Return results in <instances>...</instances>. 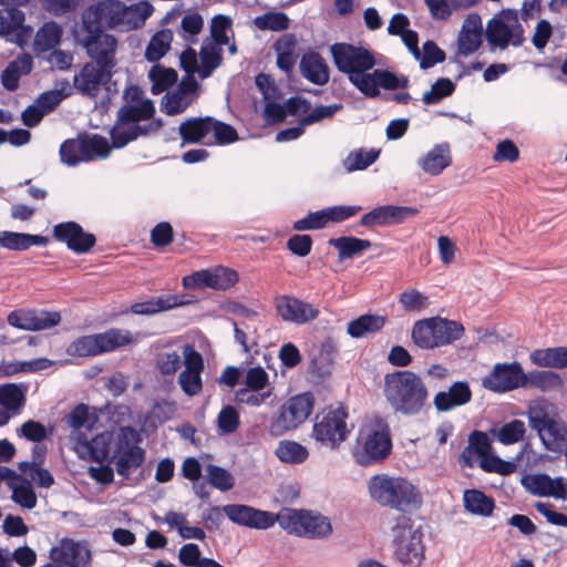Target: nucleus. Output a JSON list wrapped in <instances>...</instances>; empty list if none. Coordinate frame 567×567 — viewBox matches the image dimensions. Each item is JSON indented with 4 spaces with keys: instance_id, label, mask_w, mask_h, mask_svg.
I'll list each match as a JSON object with an SVG mask.
<instances>
[{
    "instance_id": "603ef678",
    "label": "nucleus",
    "mask_w": 567,
    "mask_h": 567,
    "mask_svg": "<svg viewBox=\"0 0 567 567\" xmlns=\"http://www.w3.org/2000/svg\"><path fill=\"white\" fill-rule=\"evenodd\" d=\"M524 388H537L543 391L559 388L561 379L553 371H530L525 373Z\"/></svg>"
},
{
    "instance_id": "052dcab7",
    "label": "nucleus",
    "mask_w": 567,
    "mask_h": 567,
    "mask_svg": "<svg viewBox=\"0 0 567 567\" xmlns=\"http://www.w3.org/2000/svg\"><path fill=\"white\" fill-rule=\"evenodd\" d=\"M24 13L17 7L0 9V34L8 35L22 27Z\"/></svg>"
},
{
    "instance_id": "4468645a",
    "label": "nucleus",
    "mask_w": 567,
    "mask_h": 567,
    "mask_svg": "<svg viewBox=\"0 0 567 567\" xmlns=\"http://www.w3.org/2000/svg\"><path fill=\"white\" fill-rule=\"evenodd\" d=\"M315 398L311 393H302L290 398L284 403L270 423L272 434L282 435L298 429L312 413Z\"/></svg>"
},
{
    "instance_id": "bb28decb",
    "label": "nucleus",
    "mask_w": 567,
    "mask_h": 567,
    "mask_svg": "<svg viewBox=\"0 0 567 567\" xmlns=\"http://www.w3.org/2000/svg\"><path fill=\"white\" fill-rule=\"evenodd\" d=\"M53 236L55 239L65 243L68 248L76 254L87 252L95 244L94 235L85 233L83 228L74 221L55 225Z\"/></svg>"
},
{
    "instance_id": "f3484780",
    "label": "nucleus",
    "mask_w": 567,
    "mask_h": 567,
    "mask_svg": "<svg viewBox=\"0 0 567 567\" xmlns=\"http://www.w3.org/2000/svg\"><path fill=\"white\" fill-rule=\"evenodd\" d=\"M182 354L184 369L178 375V385L186 395L196 396L203 390L204 359L192 344H184Z\"/></svg>"
},
{
    "instance_id": "69168bd1",
    "label": "nucleus",
    "mask_w": 567,
    "mask_h": 567,
    "mask_svg": "<svg viewBox=\"0 0 567 567\" xmlns=\"http://www.w3.org/2000/svg\"><path fill=\"white\" fill-rule=\"evenodd\" d=\"M454 83L446 78L439 79L432 84L431 90L423 93L422 100L424 104H436L445 96L451 95L454 92Z\"/></svg>"
},
{
    "instance_id": "79ce46f5",
    "label": "nucleus",
    "mask_w": 567,
    "mask_h": 567,
    "mask_svg": "<svg viewBox=\"0 0 567 567\" xmlns=\"http://www.w3.org/2000/svg\"><path fill=\"white\" fill-rule=\"evenodd\" d=\"M385 317L378 315H363L348 323L347 331L352 338H362L383 328Z\"/></svg>"
},
{
    "instance_id": "aec40b11",
    "label": "nucleus",
    "mask_w": 567,
    "mask_h": 567,
    "mask_svg": "<svg viewBox=\"0 0 567 567\" xmlns=\"http://www.w3.org/2000/svg\"><path fill=\"white\" fill-rule=\"evenodd\" d=\"M525 373L519 363H497L493 371L483 380L484 388L504 393L524 388Z\"/></svg>"
},
{
    "instance_id": "e433bc0d",
    "label": "nucleus",
    "mask_w": 567,
    "mask_h": 567,
    "mask_svg": "<svg viewBox=\"0 0 567 567\" xmlns=\"http://www.w3.org/2000/svg\"><path fill=\"white\" fill-rule=\"evenodd\" d=\"M48 238L40 235H30L24 233H16L2 230L0 231V247L9 250H27L31 246H44Z\"/></svg>"
},
{
    "instance_id": "0eeeda50",
    "label": "nucleus",
    "mask_w": 567,
    "mask_h": 567,
    "mask_svg": "<svg viewBox=\"0 0 567 567\" xmlns=\"http://www.w3.org/2000/svg\"><path fill=\"white\" fill-rule=\"evenodd\" d=\"M394 557L405 567H419L424 558L422 532L410 517L400 516L391 528Z\"/></svg>"
},
{
    "instance_id": "7c9ffc66",
    "label": "nucleus",
    "mask_w": 567,
    "mask_h": 567,
    "mask_svg": "<svg viewBox=\"0 0 567 567\" xmlns=\"http://www.w3.org/2000/svg\"><path fill=\"white\" fill-rule=\"evenodd\" d=\"M472 399V391L466 382H454L447 390L434 395L433 404L439 412H450L465 405Z\"/></svg>"
},
{
    "instance_id": "a19ab883",
    "label": "nucleus",
    "mask_w": 567,
    "mask_h": 567,
    "mask_svg": "<svg viewBox=\"0 0 567 567\" xmlns=\"http://www.w3.org/2000/svg\"><path fill=\"white\" fill-rule=\"evenodd\" d=\"M463 504L468 513L483 517L489 516L494 509L493 499L478 489H466Z\"/></svg>"
},
{
    "instance_id": "f03ea898",
    "label": "nucleus",
    "mask_w": 567,
    "mask_h": 567,
    "mask_svg": "<svg viewBox=\"0 0 567 567\" xmlns=\"http://www.w3.org/2000/svg\"><path fill=\"white\" fill-rule=\"evenodd\" d=\"M383 394L391 409L405 416L423 412L429 392L422 378L410 370L385 374Z\"/></svg>"
},
{
    "instance_id": "c85d7f7f",
    "label": "nucleus",
    "mask_w": 567,
    "mask_h": 567,
    "mask_svg": "<svg viewBox=\"0 0 567 567\" xmlns=\"http://www.w3.org/2000/svg\"><path fill=\"white\" fill-rule=\"evenodd\" d=\"M483 43V23L476 13L468 14L457 35V54L468 56L475 53Z\"/></svg>"
},
{
    "instance_id": "393cba45",
    "label": "nucleus",
    "mask_w": 567,
    "mask_h": 567,
    "mask_svg": "<svg viewBox=\"0 0 567 567\" xmlns=\"http://www.w3.org/2000/svg\"><path fill=\"white\" fill-rule=\"evenodd\" d=\"M50 557L63 566L87 567L91 561V551L85 543L62 539L58 546L51 549Z\"/></svg>"
},
{
    "instance_id": "20e7f679",
    "label": "nucleus",
    "mask_w": 567,
    "mask_h": 567,
    "mask_svg": "<svg viewBox=\"0 0 567 567\" xmlns=\"http://www.w3.org/2000/svg\"><path fill=\"white\" fill-rule=\"evenodd\" d=\"M526 415L529 426L537 433L547 451L561 452L567 447V423L551 404L545 401L533 402Z\"/></svg>"
},
{
    "instance_id": "9d476101",
    "label": "nucleus",
    "mask_w": 567,
    "mask_h": 567,
    "mask_svg": "<svg viewBox=\"0 0 567 567\" xmlns=\"http://www.w3.org/2000/svg\"><path fill=\"white\" fill-rule=\"evenodd\" d=\"M463 331V327L456 321L433 317L414 323L412 339L419 348L433 349L460 339Z\"/></svg>"
},
{
    "instance_id": "f257e3e1",
    "label": "nucleus",
    "mask_w": 567,
    "mask_h": 567,
    "mask_svg": "<svg viewBox=\"0 0 567 567\" xmlns=\"http://www.w3.org/2000/svg\"><path fill=\"white\" fill-rule=\"evenodd\" d=\"M330 52L337 69L367 97L379 96L381 87L395 90L408 85L406 78L375 69V54L364 45L339 42L331 45Z\"/></svg>"
},
{
    "instance_id": "13d9d810",
    "label": "nucleus",
    "mask_w": 567,
    "mask_h": 567,
    "mask_svg": "<svg viewBox=\"0 0 567 567\" xmlns=\"http://www.w3.org/2000/svg\"><path fill=\"white\" fill-rule=\"evenodd\" d=\"M50 365L47 359H37L32 361H12L0 363V377H10L19 372H30L45 369Z\"/></svg>"
},
{
    "instance_id": "49530a36",
    "label": "nucleus",
    "mask_w": 567,
    "mask_h": 567,
    "mask_svg": "<svg viewBox=\"0 0 567 567\" xmlns=\"http://www.w3.org/2000/svg\"><path fill=\"white\" fill-rule=\"evenodd\" d=\"M204 19L196 11H186L179 23L178 35L187 43H196L198 35L203 31Z\"/></svg>"
},
{
    "instance_id": "774afa93",
    "label": "nucleus",
    "mask_w": 567,
    "mask_h": 567,
    "mask_svg": "<svg viewBox=\"0 0 567 567\" xmlns=\"http://www.w3.org/2000/svg\"><path fill=\"white\" fill-rule=\"evenodd\" d=\"M233 20L229 16L216 14L212 18L209 24L210 37L216 42L227 44L229 42L228 32L231 31Z\"/></svg>"
},
{
    "instance_id": "423d86ee",
    "label": "nucleus",
    "mask_w": 567,
    "mask_h": 567,
    "mask_svg": "<svg viewBox=\"0 0 567 567\" xmlns=\"http://www.w3.org/2000/svg\"><path fill=\"white\" fill-rule=\"evenodd\" d=\"M351 430L346 408L330 405L315 416L311 437L323 447L337 450L348 439Z\"/></svg>"
},
{
    "instance_id": "de8ad7c7",
    "label": "nucleus",
    "mask_w": 567,
    "mask_h": 567,
    "mask_svg": "<svg viewBox=\"0 0 567 567\" xmlns=\"http://www.w3.org/2000/svg\"><path fill=\"white\" fill-rule=\"evenodd\" d=\"M25 402V386L22 384L7 383L0 385V404L6 405L14 414H20Z\"/></svg>"
},
{
    "instance_id": "c756f323",
    "label": "nucleus",
    "mask_w": 567,
    "mask_h": 567,
    "mask_svg": "<svg viewBox=\"0 0 567 567\" xmlns=\"http://www.w3.org/2000/svg\"><path fill=\"white\" fill-rule=\"evenodd\" d=\"M197 97V82L187 76L178 87L167 93L162 102L163 111L168 115L179 114L185 111Z\"/></svg>"
},
{
    "instance_id": "864d4df0",
    "label": "nucleus",
    "mask_w": 567,
    "mask_h": 567,
    "mask_svg": "<svg viewBox=\"0 0 567 567\" xmlns=\"http://www.w3.org/2000/svg\"><path fill=\"white\" fill-rule=\"evenodd\" d=\"M493 435L504 445H512L523 440L526 433L525 423L520 420H512L494 430Z\"/></svg>"
},
{
    "instance_id": "e2e57ef3",
    "label": "nucleus",
    "mask_w": 567,
    "mask_h": 567,
    "mask_svg": "<svg viewBox=\"0 0 567 567\" xmlns=\"http://www.w3.org/2000/svg\"><path fill=\"white\" fill-rule=\"evenodd\" d=\"M19 470L22 475L30 477L39 487L49 488L54 484V477L52 474L42 468L41 465H32L28 462L19 463Z\"/></svg>"
},
{
    "instance_id": "39448f33",
    "label": "nucleus",
    "mask_w": 567,
    "mask_h": 567,
    "mask_svg": "<svg viewBox=\"0 0 567 567\" xmlns=\"http://www.w3.org/2000/svg\"><path fill=\"white\" fill-rule=\"evenodd\" d=\"M391 447L386 423L379 417L367 419L358 433L354 458L358 464L367 466L384 460Z\"/></svg>"
},
{
    "instance_id": "680f3d73",
    "label": "nucleus",
    "mask_w": 567,
    "mask_h": 567,
    "mask_svg": "<svg viewBox=\"0 0 567 567\" xmlns=\"http://www.w3.org/2000/svg\"><path fill=\"white\" fill-rule=\"evenodd\" d=\"M492 445L489 437L486 433L475 431L470 435L468 446L463 452L464 457H470L472 454L477 455L478 461L492 453Z\"/></svg>"
},
{
    "instance_id": "8fccbe9b",
    "label": "nucleus",
    "mask_w": 567,
    "mask_h": 567,
    "mask_svg": "<svg viewBox=\"0 0 567 567\" xmlns=\"http://www.w3.org/2000/svg\"><path fill=\"white\" fill-rule=\"evenodd\" d=\"M276 456L287 464H300L305 462L309 455L306 446L296 441L282 440L278 443Z\"/></svg>"
},
{
    "instance_id": "ddd939ff",
    "label": "nucleus",
    "mask_w": 567,
    "mask_h": 567,
    "mask_svg": "<svg viewBox=\"0 0 567 567\" xmlns=\"http://www.w3.org/2000/svg\"><path fill=\"white\" fill-rule=\"evenodd\" d=\"M111 147L107 140L100 135L84 138L64 141L60 146L61 162L68 166H75L82 162L103 159L110 155Z\"/></svg>"
},
{
    "instance_id": "a878e982",
    "label": "nucleus",
    "mask_w": 567,
    "mask_h": 567,
    "mask_svg": "<svg viewBox=\"0 0 567 567\" xmlns=\"http://www.w3.org/2000/svg\"><path fill=\"white\" fill-rule=\"evenodd\" d=\"M112 70L93 62L86 63L74 76V86L82 94L94 97L100 93L101 87L110 81Z\"/></svg>"
},
{
    "instance_id": "cd10ccee",
    "label": "nucleus",
    "mask_w": 567,
    "mask_h": 567,
    "mask_svg": "<svg viewBox=\"0 0 567 567\" xmlns=\"http://www.w3.org/2000/svg\"><path fill=\"white\" fill-rule=\"evenodd\" d=\"M523 485L534 495L567 499V480L547 474H533L523 478Z\"/></svg>"
},
{
    "instance_id": "72a5a7b5",
    "label": "nucleus",
    "mask_w": 567,
    "mask_h": 567,
    "mask_svg": "<svg viewBox=\"0 0 567 567\" xmlns=\"http://www.w3.org/2000/svg\"><path fill=\"white\" fill-rule=\"evenodd\" d=\"M11 491V499L23 509H33L38 504V497L30 480L22 474L11 476L8 484Z\"/></svg>"
},
{
    "instance_id": "6e6552de",
    "label": "nucleus",
    "mask_w": 567,
    "mask_h": 567,
    "mask_svg": "<svg viewBox=\"0 0 567 567\" xmlns=\"http://www.w3.org/2000/svg\"><path fill=\"white\" fill-rule=\"evenodd\" d=\"M278 524L287 533L309 539H324L333 532L327 516L306 509L284 508L278 513Z\"/></svg>"
},
{
    "instance_id": "5fc2aeb1",
    "label": "nucleus",
    "mask_w": 567,
    "mask_h": 567,
    "mask_svg": "<svg viewBox=\"0 0 567 567\" xmlns=\"http://www.w3.org/2000/svg\"><path fill=\"white\" fill-rule=\"evenodd\" d=\"M66 423L72 429L70 434L79 432L87 434L84 430H91L94 424V417L90 413L89 406L85 404L76 405L66 416Z\"/></svg>"
},
{
    "instance_id": "b1692460",
    "label": "nucleus",
    "mask_w": 567,
    "mask_h": 567,
    "mask_svg": "<svg viewBox=\"0 0 567 567\" xmlns=\"http://www.w3.org/2000/svg\"><path fill=\"white\" fill-rule=\"evenodd\" d=\"M417 213L416 208L408 206H380L364 214L361 217L360 225L368 228L396 225Z\"/></svg>"
},
{
    "instance_id": "a211bd4d",
    "label": "nucleus",
    "mask_w": 567,
    "mask_h": 567,
    "mask_svg": "<svg viewBox=\"0 0 567 567\" xmlns=\"http://www.w3.org/2000/svg\"><path fill=\"white\" fill-rule=\"evenodd\" d=\"M121 1L103 0L89 7L82 13V30L99 31L102 28H117Z\"/></svg>"
},
{
    "instance_id": "473e14b6",
    "label": "nucleus",
    "mask_w": 567,
    "mask_h": 567,
    "mask_svg": "<svg viewBox=\"0 0 567 567\" xmlns=\"http://www.w3.org/2000/svg\"><path fill=\"white\" fill-rule=\"evenodd\" d=\"M451 162L449 145L437 144L417 159V165L424 173L437 176L451 165Z\"/></svg>"
},
{
    "instance_id": "5701e85b",
    "label": "nucleus",
    "mask_w": 567,
    "mask_h": 567,
    "mask_svg": "<svg viewBox=\"0 0 567 567\" xmlns=\"http://www.w3.org/2000/svg\"><path fill=\"white\" fill-rule=\"evenodd\" d=\"M278 316L287 322L303 324L319 316V309L312 303L290 296H280L276 299Z\"/></svg>"
},
{
    "instance_id": "2f4dec72",
    "label": "nucleus",
    "mask_w": 567,
    "mask_h": 567,
    "mask_svg": "<svg viewBox=\"0 0 567 567\" xmlns=\"http://www.w3.org/2000/svg\"><path fill=\"white\" fill-rule=\"evenodd\" d=\"M154 8L146 1L131 6L121 2L120 17L116 30L131 31L143 27L152 16Z\"/></svg>"
},
{
    "instance_id": "ea45409f",
    "label": "nucleus",
    "mask_w": 567,
    "mask_h": 567,
    "mask_svg": "<svg viewBox=\"0 0 567 567\" xmlns=\"http://www.w3.org/2000/svg\"><path fill=\"white\" fill-rule=\"evenodd\" d=\"M210 117L189 118L179 125V135L184 143L194 144L209 141Z\"/></svg>"
},
{
    "instance_id": "f704fd0d",
    "label": "nucleus",
    "mask_w": 567,
    "mask_h": 567,
    "mask_svg": "<svg viewBox=\"0 0 567 567\" xmlns=\"http://www.w3.org/2000/svg\"><path fill=\"white\" fill-rule=\"evenodd\" d=\"M300 71L308 81L323 85L329 81L327 64L318 53L305 54L300 62Z\"/></svg>"
},
{
    "instance_id": "9b49d317",
    "label": "nucleus",
    "mask_w": 567,
    "mask_h": 567,
    "mask_svg": "<svg viewBox=\"0 0 567 567\" xmlns=\"http://www.w3.org/2000/svg\"><path fill=\"white\" fill-rule=\"evenodd\" d=\"M486 39L493 48L501 50L509 45L519 47L525 41V30L519 22L518 12L504 9L494 16L486 25Z\"/></svg>"
},
{
    "instance_id": "09e8293b",
    "label": "nucleus",
    "mask_w": 567,
    "mask_h": 567,
    "mask_svg": "<svg viewBox=\"0 0 567 567\" xmlns=\"http://www.w3.org/2000/svg\"><path fill=\"white\" fill-rule=\"evenodd\" d=\"M184 302L177 296H166L132 305L131 311L135 315H155L157 312L182 306Z\"/></svg>"
},
{
    "instance_id": "412c9836",
    "label": "nucleus",
    "mask_w": 567,
    "mask_h": 567,
    "mask_svg": "<svg viewBox=\"0 0 567 567\" xmlns=\"http://www.w3.org/2000/svg\"><path fill=\"white\" fill-rule=\"evenodd\" d=\"M223 513L235 524L256 528L268 529L278 522V514L254 508L243 504H228L223 506Z\"/></svg>"
},
{
    "instance_id": "c9c22d12",
    "label": "nucleus",
    "mask_w": 567,
    "mask_h": 567,
    "mask_svg": "<svg viewBox=\"0 0 567 567\" xmlns=\"http://www.w3.org/2000/svg\"><path fill=\"white\" fill-rule=\"evenodd\" d=\"M99 349L101 353L111 352L118 348L134 343L138 339L137 333H132L126 329H109L105 332L96 333Z\"/></svg>"
},
{
    "instance_id": "bf43d9fd",
    "label": "nucleus",
    "mask_w": 567,
    "mask_h": 567,
    "mask_svg": "<svg viewBox=\"0 0 567 567\" xmlns=\"http://www.w3.org/2000/svg\"><path fill=\"white\" fill-rule=\"evenodd\" d=\"M66 352L73 357H95L101 354L96 334L84 336L74 340L69 344Z\"/></svg>"
},
{
    "instance_id": "58836bf2",
    "label": "nucleus",
    "mask_w": 567,
    "mask_h": 567,
    "mask_svg": "<svg viewBox=\"0 0 567 567\" xmlns=\"http://www.w3.org/2000/svg\"><path fill=\"white\" fill-rule=\"evenodd\" d=\"M31 70L32 58L29 54H21L4 69L1 82L7 90L13 91L19 85L20 76L28 74Z\"/></svg>"
},
{
    "instance_id": "4c0bfd02",
    "label": "nucleus",
    "mask_w": 567,
    "mask_h": 567,
    "mask_svg": "<svg viewBox=\"0 0 567 567\" xmlns=\"http://www.w3.org/2000/svg\"><path fill=\"white\" fill-rule=\"evenodd\" d=\"M221 43L214 39H205L200 48V70L202 79L208 78L212 72L219 66L221 62Z\"/></svg>"
},
{
    "instance_id": "0e129e2a",
    "label": "nucleus",
    "mask_w": 567,
    "mask_h": 567,
    "mask_svg": "<svg viewBox=\"0 0 567 567\" xmlns=\"http://www.w3.org/2000/svg\"><path fill=\"white\" fill-rule=\"evenodd\" d=\"M207 478L212 486L215 488L226 492L234 487L235 478L234 476L225 468L219 467L217 465L209 464L206 467Z\"/></svg>"
},
{
    "instance_id": "a18cd8bd",
    "label": "nucleus",
    "mask_w": 567,
    "mask_h": 567,
    "mask_svg": "<svg viewBox=\"0 0 567 567\" xmlns=\"http://www.w3.org/2000/svg\"><path fill=\"white\" fill-rule=\"evenodd\" d=\"M172 41L173 32L169 29L157 31L146 47L145 59L150 62L161 60L171 49Z\"/></svg>"
},
{
    "instance_id": "3c124183",
    "label": "nucleus",
    "mask_w": 567,
    "mask_h": 567,
    "mask_svg": "<svg viewBox=\"0 0 567 567\" xmlns=\"http://www.w3.org/2000/svg\"><path fill=\"white\" fill-rule=\"evenodd\" d=\"M379 157V152L374 150L359 148L350 152L342 161V166L348 173L362 171L372 165Z\"/></svg>"
},
{
    "instance_id": "4be33fe9",
    "label": "nucleus",
    "mask_w": 567,
    "mask_h": 567,
    "mask_svg": "<svg viewBox=\"0 0 567 567\" xmlns=\"http://www.w3.org/2000/svg\"><path fill=\"white\" fill-rule=\"evenodd\" d=\"M7 321L20 330L39 331L56 326L61 321V316L56 311L18 309L8 315Z\"/></svg>"
},
{
    "instance_id": "2eb2a0df",
    "label": "nucleus",
    "mask_w": 567,
    "mask_h": 567,
    "mask_svg": "<svg viewBox=\"0 0 567 567\" xmlns=\"http://www.w3.org/2000/svg\"><path fill=\"white\" fill-rule=\"evenodd\" d=\"M114 439L115 435L107 431L91 439L87 434L75 432L69 435V443L80 458L103 463L112 457Z\"/></svg>"
},
{
    "instance_id": "c03bdc74",
    "label": "nucleus",
    "mask_w": 567,
    "mask_h": 567,
    "mask_svg": "<svg viewBox=\"0 0 567 567\" xmlns=\"http://www.w3.org/2000/svg\"><path fill=\"white\" fill-rule=\"evenodd\" d=\"M329 245L333 246L339 252V260H344L362 252L371 247V241L352 236L331 238Z\"/></svg>"
},
{
    "instance_id": "338daca9",
    "label": "nucleus",
    "mask_w": 567,
    "mask_h": 567,
    "mask_svg": "<svg viewBox=\"0 0 567 567\" xmlns=\"http://www.w3.org/2000/svg\"><path fill=\"white\" fill-rule=\"evenodd\" d=\"M254 24L259 30L282 31L288 28L289 19L282 12H267L256 17Z\"/></svg>"
},
{
    "instance_id": "6ab92c4d",
    "label": "nucleus",
    "mask_w": 567,
    "mask_h": 567,
    "mask_svg": "<svg viewBox=\"0 0 567 567\" xmlns=\"http://www.w3.org/2000/svg\"><path fill=\"white\" fill-rule=\"evenodd\" d=\"M238 280L235 270L221 266L213 269H203L183 278V286L187 289L212 288L226 290Z\"/></svg>"
},
{
    "instance_id": "dca6fc26",
    "label": "nucleus",
    "mask_w": 567,
    "mask_h": 567,
    "mask_svg": "<svg viewBox=\"0 0 567 567\" xmlns=\"http://www.w3.org/2000/svg\"><path fill=\"white\" fill-rule=\"evenodd\" d=\"M78 41L85 48L89 56L94 60V64L113 69L116 64L115 53L117 40L114 35L101 31H85V34L78 35Z\"/></svg>"
},
{
    "instance_id": "1a4fd4ad",
    "label": "nucleus",
    "mask_w": 567,
    "mask_h": 567,
    "mask_svg": "<svg viewBox=\"0 0 567 567\" xmlns=\"http://www.w3.org/2000/svg\"><path fill=\"white\" fill-rule=\"evenodd\" d=\"M140 443V433L131 426L120 427L116 432L111 458L121 477L128 478L144 463L145 451Z\"/></svg>"
},
{
    "instance_id": "4d7b16f0",
    "label": "nucleus",
    "mask_w": 567,
    "mask_h": 567,
    "mask_svg": "<svg viewBox=\"0 0 567 567\" xmlns=\"http://www.w3.org/2000/svg\"><path fill=\"white\" fill-rule=\"evenodd\" d=\"M183 363L182 351L164 350L156 357L155 365L163 377H173Z\"/></svg>"
},
{
    "instance_id": "37998d69",
    "label": "nucleus",
    "mask_w": 567,
    "mask_h": 567,
    "mask_svg": "<svg viewBox=\"0 0 567 567\" xmlns=\"http://www.w3.org/2000/svg\"><path fill=\"white\" fill-rule=\"evenodd\" d=\"M62 28L58 23L50 21L44 23L34 38V49L38 52H47L54 49L61 41Z\"/></svg>"
},
{
    "instance_id": "7ed1b4c3",
    "label": "nucleus",
    "mask_w": 567,
    "mask_h": 567,
    "mask_svg": "<svg viewBox=\"0 0 567 567\" xmlns=\"http://www.w3.org/2000/svg\"><path fill=\"white\" fill-rule=\"evenodd\" d=\"M368 493L379 505L403 513L422 505V495L416 486L402 476L374 475L368 481Z\"/></svg>"
},
{
    "instance_id": "f8f14e48",
    "label": "nucleus",
    "mask_w": 567,
    "mask_h": 567,
    "mask_svg": "<svg viewBox=\"0 0 567 567\" xmlns=\"http://www.w3.org/2000/svg\"><path fill=\"white\" fill-rule=\"evenodd\" d=\"M155 106L153 102H146L137 107H121L117 112V121L111 130L113 146L121 148L130 142L146 133V127L138 124L141 121L153 116Z\"/></svg>"
},
{
    "instance_id": "6e6d98bb",
    "label": "nucleus",
    "mask_w": 567,
    "mask_h": 567,
    "mask_svg": "<svg viewBox=\"0 0 567 567\" xmlns=\"http://www.w3.org/2000/svg\"><path fill=\"white\" fill-rule=\"evenodd\" d=\"M152 82V92L158 94L167 90L177 80V73L173 69L164 68L159 64L153 65L148 72Z\"/></svg>"
}]
</instances>
